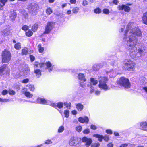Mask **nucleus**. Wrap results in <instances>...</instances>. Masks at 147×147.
I'll list each match as a JSON object with an SVG mask.
<instances>
[{
	"label": "nucleus",
	"mask_w": 147,
	"mask_h": 147,
	"mask_svg": "<svg viewBox=\"0 0 147 147\" xmlns=\"http://www.w3.org/2000/svg\"><path fill=\"white\" fill-rule=\"evenodd\" d=\"M82 127L80 125L76 127V131L78 132H81L82 130Z\"/></svg>",
	"instance_id": "nucleus-30"
},
{
	"label": "nucleus",
	"mask_w": 147,
	"mask_h": 147,
	"mask_svg": "<svg viewBox=\"0 0 147 147\" xmlns=\"http://www.w3.org/2000/svg\"><path fill=\"white\" fill-rule=\"evenodd\" d=\"M124 5H122V6H119L117 7L118 9L120 10H122L124 9Z\"/></svg>",
	"instance_id": "nucleus-47"
},
{
	"label": "nucleus",
	"mask_w": 147,
	"mask_h": 147,
	"mask_svg": "<svg viewBox=\"0 0 147 147\" xmlns=\"http://www.w3.org/2000/svg\"><path fill=\"white\" fill-rule=\"evenodd\" d=\"M28 53V50L26 47H24L22 50L21 54L22 55H27Z\"/></svg>",
	"instance_id": "nucleus-18"
},
{
	"label": "nucleus",
	"mask_w": 147,
	"mask_h": 147,
	"mask_svg": "<svg viewBox=\"0 0 147 147\" xmlns=\"http://www.w3.org/2000/svg\"><path fill=\"white\" fill-rule=\"evenodd\" d=\"M142 20L144 23L147 25V12H146L143 14Z\"/></svg>",
	"instance_id": "nucleus-19"
},
{
	"label": "nucleus",
	"mask_w": 147,
	"mask_h": 147,
	"mask_svg": "<svg viewBox=\"0 0 147 147\" xmlns=\"http://www.w3.org/2000/svg\"><path fill=\"white\" fill-rule=\"evenodd\" d=\"M133 24L132 22L129 23L127 25V30L125 33L126 36L125 39L127 41V45L131 52V55H135L136 57H140L142 56L143 51L140 49H138L137 51L135 46L137 43L138 40L136 37L134 36L141 37L142 34L141 31L138 28L135 27L131 30L129 35H127V30H128L127 28H129L130 26Z\"/></svg>",
	"instance_id": "nucleus-1"
},
{
	"label": "nucleus",
	"mask_w": 147,
	"mask_h": 147,
	"mask_svg": "<svg viewBox=\"0 0 147 147\" xmlns=\"http://www.w3.org/2000/svg\"><path fill=\"white\" fill-rule=\"evenodd\" d=\"M113 145L111 143H109L107 145V147H113Z\"/></svg>",
	"instance_id": "nucleus-52"
},
{
	"label": "nucleus",
	"mask_w": 147,
	"mask_h": 147,
	"mask_svg": "<svg viewBox=\"0 0 147 147\" xmlns=\"http://www.w3.org/2000/svg\"><path fill=\"white\" fill-rule=\"evenodd\" d=\"M5 5L3 3H0V10H2L4 9V6Z\"/></svg>",
	"instance_id": "nucleus-46"
},
{
	"label": "nucleus",
	"mask_w": 147,
	"mask_h": 147,
	"mask_svg": "<svg viewBox=\"0 0 147 147\" xmlns=\"http://www.w3.org/2000/svg\"><path fill=\"white\" fill-rule=\"evenodd\" d=\"M9 101V100L8 99H2V101L1 102H8Z\"/></svg>",
	"instance_id": "nucleus-51"
},
{
	"label": "nucleus",
	"mask_w": 147,
	"mask_h": 147,
	"mask_svg": "<svg viewBox=\"0 0 147 147\" xmlns=\"http://www.w3.org/2000/svg\"><path fill=\"white\" fill-rule=\"evenodd\" d=\"M52 143V142L50 139L47 140L45 142V143L47 144H50Z\"/></svg>",
	"instance_id": "nucleus-44"
},
{
	"label": "nucleus",
	"mask_w": 147,
	"mask_h": 147,
	"mask_svg": "<svg viewBox=\"0 0 147 147\" xmlns=\"http://www.w3.org/2000/svg\"><path fill=\"white\" fill-rule=\"evenodd\" d=\"M39 63L36 61L35 62L34 64V67H35L37 68L38 67V65H39Z\"/></svg>",
	"instance_id": "nucleus-49"
},
{
	"label": "nucleus",
	"mask_w": 147,
	"mask_h": 147,
	"mask_svg": "<svg viewBox=\"0 0 147 147\" xmlns=\"http://www.w3.org/2000/svg\"><path fill=\"white\" fill-rule=\"evenodd\" d=\"M45 65L46 66V68L45 69H48L49 71H52L53 67L52 66V64L50 61L46 62Z\"/></svg>",
	"instance_id": "nucleus-10"
},
{
	"label": "nucleus",
	"mask_w": 147,
	"mask_h": 147,
	"mask_svg": "<svg viewBox=\"0 0 147 147\" xmlns=\"http://www.w3.org/2000/svg\"><path fill=\"white\" fill-rule=\"evenodd\" d=\"M79 10V8L77 7H75L74 8L72 9V12L73 13H77L78 12Z\"/></svg>",
	"instance_id": "nucleus-37"
},
{
	"label": "nucleus",
	"mask_w": 147,
	"mask_h": 147,
	"mask_svg": "<svg viewBox=\"0 0 147 147\" xmlns=\"http://www.w3.org/2000/svg\"><path fill=\"white\" fill-rule=\"evenodd\" d=\"M100 92L99 91H96L95 92V94L96 95H98L100 94Z\"/></svg>",
	"instance_id": "nucleus-59"
},
{
	"label": "nucleus",
	"mask_w": 147,
	"mask_h": 147,
	"mask_svg": "<svg viewBox=\"0 0 147 147\" xmlns=\"http://www.w3.org/2000/svg\"><path fill=\"white\" fill-rule=\"evenodd\" d=\"M72 114L74 115H76L77 114V112L75 110H73L72 111Z\"/></svg>",
	"instance_id": "nucleus-56"
},
{
	"label": "nucleus",
	"mask_w": 147,
	"mask_h": 147,
	"mask_svg": "<svg viewBox=\"0 0 147 147\" xmlns=\"http://www.w3.org/2000/svg\"><path fill=\"white\" fill-rule=\"evenodd\" d=\"M63 107V104L62 102H59L57 103V107L59 108H62Z\"/></svg>",
	"instance_id": "nucleus-32"
},
{
	"label": "nucleus",
	"mask_w": 147,
	"mask_h": 147,
	"mask_svg": "<svg viewBox=\"0 0 147 147\" xmlns=\"http://www.w3.org/2000/svg\"><path fill=\"white\" fill-rule=\"evenodd\" d=\"M98 83V81L92 78V85H96Z\"/></svg>",
	"instance_id": "nucleus-42"
},
{
	"label": "nucleus",
	"mask_w": 147,
	"mask_h": 147,
	"mask_svg": "<svg viewBox=\"0 0 147 147\" xmlns=\"http://www.w3.org/2000/svg\"><path fill=\"white\" fill-rule=\"evenodd\" d=\"M76 108L79 111H82L84 108V106L81 103H78L76 105Z\"/></svg>",
	"instance_id": "nucleus-16"
},
{
	"label": "nucleus",
	"mask_w": 147,
	"mask_h": 147,
	"mask_svg": "<svg viewBox=\"0 0 147 147\" xmlns=\"http://www.w3.org/2000/svg\"><path fill=\"white\" fill-rule=\"evenodd\" d=\"M94 12L96 13H99L101 12V10L100 8H97L94 9Z\"/></svg>",
	"instance_id": "nucleus-36"
},
{
	"label": "nucleus",
	"mask_w": 147,
	"mask_h": 147,
	"mask_svg": "<svg viewBox=\"0 0 147 147\" xmlns=\"http://www.w3.org/2000/svg\"><path fill=\"white\" fill-rule=\"evenodd\" d=\"M108 81V79L106 77H101L99 78V87L105 90L108 89V87L106 84Z\"/></svg>",
	"instance_id": "nucleus-6"
},
{
	"label": "nucleus",
	"mask_w": 147,
	"mask_h": 147,
	"mask_svg": "<svg viewBox=\"0 0 147 147\" xmlns=\"http://www.w3.org/2000/svg\"><path fill=\"white\" fill-rule=\"evenodd\" d=\"M125 12H129L130 10V8L129 7L124 5V9Z\"/></svg>",
	"instance_id": "nucleus-31"
},
{
	"label": "nucleus",
	"mask_w": 147,
	"mask_h": 147,
	"mask_svg": "<svg viewBox=\"0 0 147 147\" xmlns=\"http://www.w3.org/2000/svg\"><path fill=\"white\" fill-rule=\"evenodd\" d=\"M7 68L6 64H4L0 67V76H1L3 74V73Z\"/></svg>",
	"instance_id": "nucleus-13"
},
{
	"label": "nucleus",
	"mask_w": 147,
	"mask_h": 147,
	"mask_svg": "<svg viewBox=\"0 0 147 147\" xmlns=\"http://www.w3.org/2000/svg\"><path fill=\"white\" fill-rule=\"evenodd\" d=\"M51 105L52 107L54 108H55L56 107H57V105H56L55 103H53L51 104Z\"/></svg>",
	"instance_id": "nucleus-62"
},
{
	"label": "nucleus",
	"mask_w": 147,
	"mask_h": 147,
	"mask_svg": "<svg viewBox=\"0 0 147 147\" xmlns=\"http://www.w3.org/2000/svg\"><path fill=\"white\" fill-rule=\"evenodd\" d=\"M29 57L31 62H33L35 60V58L34 56L32 55H30Z\"/></svg>",
	"instance_id": "nucleus-38"
},
{
	"label": "nucleus",
	"mask_w": 147,
	"mask_h": 147,
	"mask_svg": "<svg viewBox=\"0 0 147 147\" xmlns=\"http://www.w3.org/2000/svg\"><path fill=\"white\" fill-rule=\"evenodd\" d=\"M21 47V44L20 42L17 43L14 45V48L16 50H20Z\"/></svg>",
	"instance_id": "nucleus-22"
},
{
	"label": "nucleus",
	"mask_w": 147,
	"mask_h": 147,
	"mask_svg": "<svg viewBox=\"0 0 147 147\" xmlns=\"http://www.w3.org/2000/svg\"><path fill=\"white\" fill-rule=\"evenodd\" d=\"M127 146L128 145L127 144H123L120 146V147H127Z\"/></svg>",
	"instance_id": "nucleus-55"
},
{
	"label": "nucleus",
	"mask_w": 147,
	"mask_h": 147,
	"mask_svg": "<svg viewBox=\"0 0 147 147\" xmlns=\"http://www.w3.org/2000/svg\"><path fill=\"white\" fill-rule=\"evenodd\" d=\"M70 2L71 4H75L76 3V0H70Z\"/></svg>",
	"instance_id": "nucleus-54"
},
{
	"label": "nucleus",
	"mask_w": 147,
	"mask_h": 147,
	"mask_svg": "<svg viewBox=\"0 0 147 147\" xmlns=\"http://www.w3.org/2000/svg\"><path fill=\"white\" fill-rule=\"evenodd\" d=\"M29 80L28 78H26L23 79L22 81V82L23 83H27L29 82Z\"/></svg>",
	"instance_id": "nucleus-43"
},
{
	"label": "nucleus",
	"mask_w": 147,
	"mask_h": 147,
	"mask_svg": "<svg viewBox=\"0 0 147 147\" xmlns=\"http://www.w3.org/2000/svg\"><path fill=\"white\" fill-rule=\"evenodd\" d=\"M135 63L131 60H125L123 64V68L125 70H129L134 69Z\"/></svg>",
	"instance_id": "nucleus-4"
},
{
	"label": "nucleus",
	"mask_w": 147,
	"mask_h": 147,
	"mask_svg": "<svg viewBox=\"0 0 147 147\" xmlns=\"http://www.w3.org/2000/svg\"><path fill=\"white\" fill-rule=\"evenodd\" d=\"M25 96L29 98H31L32 97L33 95L31 94L29 92H26L24 93Z\"/></svg>",
	"instance_id": "nucleus-24"
},
{
	"label": "nucleus",
	"mask_w": 147,
	"mask_h": 147,
	"mask_svg": "<svg viewBox=\"0 0 147 147\" xmlns=\"http://www.w3.org/2000/svg\"><path fill=\"white\" fill-rule=\"evenodd\" d=\"M73 141L72 140H71V141H70L69 142V144L70 145H74V144H75V143L74 142L73 144Z\"/></svg>",
	"instance_id": "nucleus-60"
},
{
	"label": "nucleus",
	"mask_w": 147,
	"mask_h": 147,
	"mask_svg": "<svg viewBox=\"0 0 147 147\" xmlns=\"http://www.w3.org/2000/svg\"><path fill=\"white\" fill-rule=\"evenodd\" d=\"M90 132V130L89 129H84L83 131V134H89Z\"/></svg>",
	"instance_id": "nucleus-33"
},
{
	"label": "nucleus",
	"mask_w": 147,
	"mask_h": 147,
	"mask_svg": "<svg viewBox=\"0 0 147 147\" xmlns=\"http://www.w3.org/2000/svg\"><path fill=\"white\" fill-rule=\"evenodd\" d=\"M64 105L68 109H70L71 107V104L70 102L68 103L67 102H64Z\"/></svg>",
	"instance_id": "nucleus-26"
},
{
	"label": "nucleus",
	"mask_w": 147,
	"mask_h": 147,
	"mask_svg": "<svg viewBox=\"0 0 147 147\" xmlns=\"http://www.w3.org/2000/svg\"><path fill=\"white\" fill-rule=\"evenodd\" d=\"M78 78L81 81H86V79L84 77V76L83 74H78Z\"/></svg>",
	"instance_id": "nucleus-21"
},
{
	"label": "nucleus",
	"mask_w": 147,
	"mask_h": 147,
	"mask_svg": "<svg viewBox=\"0 0 147 147\" xmlns=\"http://www.w3.org/2000/svg\"><path fill=\"white\" fill-rule=\"evenodd\" d=\"M106 132L107 134H112V131L110 129L107 130H106Z\"/></svg>",
	"instance_id": "nucleus-53"
},
{
	"label": "nucleus",
	"mask_w": 147,
	"mask_h": 147,
	"mask_svg": "<svg viewBox=\"0 0 147 147\" xmlns=\"http://www.w3.org/2000/svg\"><path fill=\"white\" fill-rule=\"evenodd\" d=\"M9 93L10 95H13L15 94V92L14 91L10 90H9Z\"/></svg>",
	"instance_id": "nucleus-39"
},
{
	"label": "nucleus",
	"mask_w": 147,
	"mask_h": 147,
	"mask_svg": "<svg viewBox=\"0 0 147 147\" xmlns=\"http://www.w3.org/2000/svg\"><path fill=\"white\" fill-rule=\"evenodd\" d=\"M55 23L53 22H48L45 27V30L43 34H46L50 33L52 30L55 25Z\"/></svg>",
	"instance_id": "nucleus-5"
},
{
	"label": "nucleus",
	"mask_w": 147,
	"mask_h": 147,
	"mask_svg": "<svg viewBox=\"0 0 147 147\" xmlns=\"http://www.w3.org/2000/svg\"><path fill=\"white\" fill-rule=\"evenodd\" d=\"M34 73H35L36 76H37L38 78L40 77L41 75V71L39 69H36L34 71Z\"/></svg>",
	"instance_id": "nucleus-15"
},
{
	"label": "nucleus",
	"mask_w": 147,
	"mask_h": 147,
	"mask_svg": "<svg viewBox=\"0 0 147 147\" xmlns=\"http://www.w3.org/2000/svg\"><path fill=\"white\" fill-rule=\"evenodd\" d=\"M29 89L30 91H33L35 90V87L33 85H30L29 86Z\"/></svg>",
	"instance_id": "nucleus-34"
},
{
	"label": "nucleus",
	"mask_w": 147,
	"mask_h": 147,
	"mask_svg": "<svg viewBox=\"0 0 147 147\" xmlns=\"http://www.w3.org/2000/svg\"><path fill=\"white\" fill-rule=\"evenodd\" d=\"M118 2V1L117 0H113V3L117 4Z\"/></svg>",
	"instance_id": "nucleus-57"
},
{
	"label": "nucleus",
	"mask_w": 147,
	"mask_h": 147,
	"mask_svg": "<svg viewBox=\"0 0 147 147\" xmlns=\"http://www.w3.org/2000/svg\"><path fill=\"white\" fill-rule=\"evenodd\" d=\"M78 121L82 123H87L89 121V119L87 117H80L78 118Z\"/></svg>",
	"instance_id": "nucleus-9"
},
{
	"label": "nucleus",
	"mask_w": 147,
	"mask_h": 147,
	"mask_svg": "<svg viewBox=\"0 0 147 147\" xmlns=\"http://www.w3.org/2000/svg\"><path fill=\"white\" fill-rule=\"evenodd\" d=\"M29 28V27L26 25H23L22 28V30L26 32L28 30Z\"/></svg>",
	"instance_id": "nucleus-29"
},
{
	"label": "nucleus",
	"mask_w": 147,
	"mask_h": 147,
	"mask_svg": "<svg viewBox=\"0 0 147 147\" xmlns=\"http://www.w3.org/2000/svg\"><path fill=\"white\" fill-rule=\"evenodd\" d=\"M45 64V63L44 62H41L40 63H39V66L40 67V68H41L44 66Z\"/></svg>",
	"instance_id": "nucleus-48"
},
{
	"label": "nucleus",
	"mask_w": 147,
	"mask_h": 147,
	"mask_svg": "<svg viewBox=\"0 0 147 147\" xmlns=\"http://www.w3.org/2000/svg\"><path fill=\"white\" fill-rule=\"evenodd\" d=\"M117 83L121 86H123L125 88H129L130 87L131 85L129 80L124 77L119 78L117 81Z\"/></svg>",
	"instance_id": "nucleus-3"
},
{
	"label": "nucleus",
	"mask_w": 147,
	"mask_h": 147,
	"mask_svg": "<svg viewBox=\"0 0 147 147\" xmlns=\"http://www.w3.org/2000/svg\"><path fill=\"white\" fill-rule=\"evenodd\" d=\"M100 145L99 143H94L92 144V147H98Z\"/></svg>",
	"instance_id": "nucleus-45"
},
{
	"label": "nucleus",
	"mask_w": 147,
	"mask_h": 147,
	"mask_svg": "<svg viewBox=\"0 0 147 147\" xmlns=\"http://www.w3.org/2000/svg\"><path fill=\"white\" fill-rule=\"evenodd\" d=\"M93 136L98 138V140L100 142H102L103 139H104L105 141L107 142L109 139V137L107 136H103L102 135L94 134L93 135Z\"/></svg>",
	"instance_id": "nucleus-7"
},
{
	"label": "nucleus",
	"mask_w": 147,
	"mask_h": 147,
	"mask_svg": "<svg viewBox=\"0 0 147 147\" xmlns=\"http://www.w3.org/2000/svg\"><path fill=\"white\" fill-rule=\"evenodd\" d=\"M46 12L47 15H49L52 13L53 11L50 7H48L46 9Z\"/></svg>",
	"instance_id": "nucleus-25"
},
{
	"label": "nucleus",
	"mask_w": 147,
	"mask_h": 147,
	"mask_svg": "<svg viewBox=\"0 0 147 147\" xmlns=\"http://www.w3.org/2000/svg\"><path fill=\"white\" fill-rule=\"evenodd\" d=\"M37 101L38 103L41 104H45L47 103V101L44 98H38Z\"/></svg>",
	"instance_id": "nucleus-14"
},
{
	"label": "nucleus",
	"mask_w": 147,
	"mask_h": 147,
	"mask_svg": "<svg viewBox=\"0 0 147 147\" xmlns=\"http://www.w3.org/2000/svg\"><path fill=\"white\" fill-rule=\"evenodd\" d=\"M143 89L145 90V92L147 93V87H144V88Z\"/></svg>",
	"instance_id": "nucleus-64"
},
{
	"label": "nucleus",
	"mask_w": 147,
	"mask_h": 147,
	"mask_svg": "<svg viewBox=\"0 0 147 147\" xmlns=\"http://www.w3.org/2000/svg\"><path fill=\"white\" fill-rule=\"evenodd\" d=\"M97 129V127L94 125H92V129L95 130Z\"/></svg>",
	"instance_id": "nucleus-61"
},
{
	"label": "nucleus",
	"mask_w": 147,
	"mask_h": 147,
	"mask_svg": "<svg viewBox=\"0 0 147 147\" xmlns=\"http://www.w3.org/2000/svg\"><path fill=\"white\" fill-rule=\"evenodd\" d=\"M38 26V23H36L32 26L31 30L33 32H36L37 31Z\"/></svg>",
	"instance_id": "nucleus-11"
},
{
	"label": "nucleus",
	"mask_w": 147,
	"mask_h": 147,
	"mask_svg": "<svg viewBox=\"0 0 147 147\" xmlns=\"http://www.w3.org/2000/svg\"><path fill=\"white\" fill-rule=\"evenodd\" d=\"M33 34V32L32 30L29 29L28 30L25 32L26 36L28 37H31Z\"/></svg>",
	"instance_id": "nucleus-20"
},
{
	"label": "nucleus",
	"mask_w": 147,
	"mask_h": 147,
	"mask_svg": "<svg viewBox=\"0 0 147 147\" xmlns=\"http://www.w3.org/2000/svg\"><path fill=\"white\" fill-rule=\"evenodd\" d=\"M8 0H0V2L1 3H3L5 4L7 2Z\"/></svg>",
	"instance_id": "nucleus-50"
},
{
	"label": "nucleus",
	"mask_w": 147,
	"mask_h": 147,
	"mask_svg": "<svg viewBox=\"0 0 147 147\" xmlns=\"http://www.w3.org/2000/svg\"><path fill=\"white\" fill-rule=\"evenodd\" d=\"M64 130V127L61 125L60 126L58 129V132L59 133H61Z\"/></svg>",
	"instance_id": "nucleus-27"
},
{
	"label": "nucleus",
	"mask_w": 147,
	"mask_h": 147,
	"mask_svg": "<svg viewBox=\"0 0 147 147\" xmlns=\"http://www.w3.org/2000/svg\"><path fill=\"white\" fill-rule=\"evenodd\" d=\"M82 141L85 143V145L87 147L90 146L92 143V140L90 138H88L86 136L83 137L82 139Z\"/></svg>",
	"instance_id": "nucleus-8"
},
{
	"label": "nucleus",
	"mask_w": 147,
	"mask_h": 147,
	"mask_svg": "<svg viewBox=\"0 0 147 147\" xmlns=\"http://www.w3.org/2000/svg\"><path fill=\"white\" fill-rule=\"evenodd\" d=\"M140 126L142 129L146 131V128H147V122H143L141 123Z\"/></svg>",
	"instance_id": "nucleus-12"
},
{
	"label": "nucleus",
	"mask_w": 147,
	"mask_h": 147,
	"mask_svg": "<svg viewBox=\"0 0 147 147\" xmlns=\"http://www.w3.org/2000/svg\"><path fill=\"white\" fill-rule=\"evenodd\" d=\"M8 92V91L7 90L5 89L2 91V94L3 95H5L7 94Z\"/></svg>",
	"instance_id": "nucleus-41"
},
{
	"label": "nucleus",
	"mask_w": 147,
	"mask_h": 147,
	"mask_svg": "<svg viewBox=\"0 0 147 147\" xmlns=\"http://www.w3.org/2000/svg\"><path fill=\"white\" fill-rule=\"evenodd\" d=\"M1 56V62L3 63H7L11 60L12 55L10 51L6 49L2 51Z\"/></svg>",
	"instance_id": "nucleus-2"
},
{
	"label": "nucleus",
	"mask_w": 147,
	"mask_h": 147,
	"mask_svg": "<svg viewBox=\"0 0 147 147\" xmlns=\"http://www.w3.org/2000/svg\"><path fill=\"white\" fill-rule=\"evenodd\" d=\"M71 13V10H68L67 11V13L68 14H70Z\"/></svg>",
	"instance_id": "nucleus-63"
},
{
	"label": "nucleus",
	"mask_w": 147,
	"mask_h": 147,
	"mask_svg": "<svg viewBox=\"0 0 147 147\" xmlns=\"http://www.w3.org/2000/svg\"><path fill=\"white\" fill-rule=\"evenodd\" d=\"M16 13L15 12H13L11 13L10 16L9 18L12 21H14L16 17Z\"/></svg>",
	"instance_id": "nucleus-17"
},
{
	"label": "nucleus",
	"mask_w": 147,
	"mask_h": 147,
	"mask_svg": "<svg viewBox=\"0 0 147 147\" xmlns=\"http://www.w3.org/2000/svg\"><path fill=\"white\" fill-rule=\"evenodd\" d=\"M38 47L39 52L40 53H42L44 51V47L42 46V45L41 44H39L38 45Z\"/></svg>",
	"instance_id": "nucleus-23"
},
{
	"label": "nucleus",
	"mask_w": 147,
	"mask_h": 147,
	"mask_svg": "<svg viewBox=\"0 0 147 147\" xmlns=\"http://www.w3.org/2000/svg\"><path fill=\"white\" fill-rule=\"evenodd\" d=\"M69 111L67 109L65 110L64 111V114L65 115V117H68L69 116Z\"/></svg>",
	"instance_id": "nucleus-28"
},
{
	"label": "nucleus",
	"mask_w": 147,
	"mask_h": 147,
	"mask_svg": "<svg viewBox=\"0 0 147 147\" xmlns=\"http://www.w3.org/2000/svg\"><path fill=\"white\" fill-rule=\"evenodd\" d=\"M83 4L84 5H85L87 4V1L86 0H84L83 1Z\"/></svg>",
	"instance_id": "nucleus-58"
},
{
	"label": "nucleus",
	"mask_w": 147,
	"mask_h": 147,
	"mask_svg": "<svg viewBox=\"0 0 147 147\" xmlns=\"http://www.w3.org/2000/svg\"><path fill=\"white\" fill-rule=\"evenodd\" d=\"M103 13L106 14H108L109 13V11L107 9L105 8L103 10Z\"/></svg>",
	"instance_id": "nucleus-40"
},
{
	"label": "nucleus",
	"mask_w": 147,
	"mask_h": 147,
	"mask_svg": "<svg viewBox=\"0 0 147 147\" xmlns=\"http://www.w3.org/2000/svg\"><path fill=\"white\" fill-rule=\"evenodd\" d=\"M100 68V66L98 64L97 65H94L92 68L94 70L96 71L98 70Z\"/></svg>",
	"instance_id": "nucleus-35"
}]
</instances>
